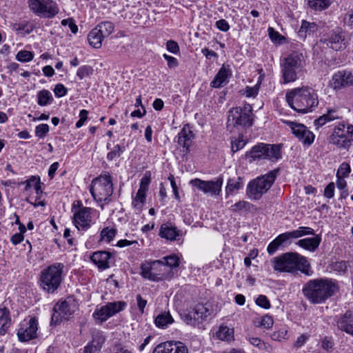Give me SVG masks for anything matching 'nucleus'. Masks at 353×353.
Here are the masks:
<instances>
[{"instance_id":"21","label":"nucleus","mask_w":353,"mask_h":353,"mask_svg":"<svg viewBox=\"0 0 353 353\" xmlns=\"http://www.w3.org/2000/svg\"><path fill=\"white\" fill-rule=\"evenodd\" d=\"M290 127L292 133L304 145H310L314 142L315 135L305 125L294 121H285Z\"/></svg>"},{"instance_id":"24","label":"nucleus","mask_w":353,"mask_h":353,"mask_svg":"<svg viewBox=\"0 0 353 353\" xmlns=\"http://www.w3.org/2000/svg\"><path fill=\"white\" fill-rule=\"evenodd\" d=\"M153 353H188V350L182 342L170 341L157 345Z\"/></svg>"},{"instance_id":"35","label":"nucleus","mask_w":353,"mask_h":353,"mask_svg":"<svg viewBox=\"0 0 353 353\" xmlns=\"http://www.w3.org/2000/svg\"><path fill=\"white\" fill-rule=\"evenodd\" d=\"M11 324L10 311L6 307H0V334H5Z\"/></svg>"},{"instance_id":"36","label":"nucleus","mask_w":353,"mask_h":353,"mask_svg":"<svg viewBox=\"0 0 353 353\" xmlns=\"http://www.w3.org/2000/svg\"><path fill=\"white\" fill-rule=\"evenodd\" d=\"M298 70L285 65H281V74L283 83L295 81L298 79Z\"/></svg>"},{"instance_id":"23","label":"nucleus","mask_w":353,"mask_h":353,"mask_svg":"<svg viewBox=\"0 0 353 353\" xmlns=\"http://www.w3.org/2000/svg\"><path fill=\"white\" fill-rule=\"evenodd\" d=\"M112 258L113 254L108 251H97L90 256V261L101 271L110 268Z\"/></svg>"},{"instance_id":"28","label":"nucleus","mask_w":353,"mask_h":353,"mask_svg":"<svg viewBox=\"0 0 353 353\" xmlns=\"http://www.w3.org/2000/svg\"><path fill=\"white\" fill-rule=\"evenodd\" d=\"M321 242V237L315 235L313 237H308L299 240L296 245L311 252H315Z\"/></svg>"},{"instance_id":"30","label":"nucleus","mask_w":353,"mask_h":353,"mask_svg":"<svg viewBox=\"0 0 353 353\" xmlns=\"http://www.w3.org/2000/svg\"><path fill=\"white\" fill-rule=\"evenodd\" d=\"M339 330L353 336V314L346 312L337 322Z\"/></svg>"},{"instance_id":"51","label":"nucleus","mask_w":353,"mask_h":353,"mask_svg":"<svg viewBox=\"0 0 353 353\" xmlns=\"http://www.w3.org/2000/svg\"><path fill=\"white\" fill-rule=\"evenodd\" d=\"M93 72V69L90 65H82L77 70V76L78 78L81 80L86 77L92 74Z\"/></svg>"},{"instance_id":"46","label":"nucleus","mask_w":353,"mask_h":353,"mask_svg":"<svg viewBox=\"0 0 353 353\" xmlns=\"http://www.w3.org/2000/svg\"><path fill=\"white\" fill-rule=\"evenodd\" d=\"M14 29L19 34H30L33 30L32 25L28 21L20 22L14 25Z\"/></svg>"},{"instance_id":"3","label":"nucleus","mask_w":353,"mask_h":353,"mask_svg":"<svg viewBox=\"0 0 353 353\" xmlns=\"http://www.w3.org/2000/svg\"><path fill=\"white\" fill-rule=\"evenodd\" d=\"M272 265L275 272L292 273L299 270L307 273L310 264L306 258L297 252H286L274 257Z\"/></svg>"},{"instance_id":"14","label":"nucleus","mask_w":353,"mask_h":353,"mask_svg":"<svg viewBox=\"0 0 353 353\" xmlns=\"http://www.w3.org/2000/svg\"><path fill=\"white\" fill-rule=\"evenodd\" d=\"M252 107L246 103L243 107H236L229 112L228 123L235 127H249L252 125Z\"/></svg>"},{"instance_id":"8","label":"nucleus","mask_w":353,"mask_h":353,"mask_svg":"<svg viewBox=\"0 0 353 353\" xmlns=\"http://www.w3.org/2000/svg\"><path fill=\"white\" fill-rule=\"evenodd\" d=\"M212 310L204 304L198 303L192 307L183 310L179 315L181 320L188 325L200 327L203 323L210 317Z\"/></svg>"},{"instance_id":"52","label":"nucleus","mask_w":353,"mask_h":353,"mask_svg":"<svg viewBox=\"0 0 353 353\" xmlns=\"http://www.w3.org/2000/svg\"><path fill=\"white\" fill-rule=\"evenodd\" d=\"M50 128L46 123L39 124L35 128V136L39 138L45 137L49 132Z\"/></svg>"},{"instance_id":"47","label":"nucleus","mask_w":353,"mask_h":353,"mask_svg":"<svg viewBox=\"0 0 353 353\" xmlns=\"http://www.w3.org/2000/svg\"><path fill=\"white\" fill-rule=\"evenodd\" d=\"M260 85L261 80H259L253 87H245L244 90H241V93L245 95L246 97H255L259 94Z\"/></svg>"},{"instance_id":"4","label":"nucleus","mask_w":353,"mask_h":353,"mask_svg":"<svg viewBox=\"0 0 353 353\" xmlns=\"http://www.w3.org/2000/svg\"><path fill=\"white\" fill-rule=\"evenodd\" d=\"M64 268V264L58 262L44 268L41 272L39 278L40 287L42 290L49 294L54 292L63 280Z\"/></svg>"},{"instance_id":"27","label":"nucleus","mask_w":353,"mask_h":353,"mask_svg":"<svg viewBox=\"0 0 353 353\" xmlns=\"http://www.w3.org/2000/svg\"><path fill=\"white\" fill-rule=\"evenodd\" d=\"M231 70L229 65H223L214 79L211 81L210 85L212 88H219L228 82V79L231 76Z\"/></svg>"},{"instance_id":"55","label":"nucleus","mask_w":353,"mask_h":353,"mask_svg":"<svg viewBox=\"0 0 353 353\" xmlns=\"http://www.w3.org/2000/svg\"><path fill=\"white\" fill-rule=\"evenodd\" d=\"M39 177H37L35 176H32L29 179L25 181L23 183L25 185V191L30 192L31 189H33L34 185L39 182Z\"/></svg>"},{"instance_id":"7","label":"nucleus","mask_w":353,"mask_h":353,"mask_svg":"<svg viewBox=\"0 0 353 353\" xmlns=\"http://www.w3.org/2000/svg\"><path fill=\"white\" fill-rule=\"evenodd\" d=\"M314 230L310 227L301 226L296 230L286 232L277 236L271 241L267 248L270 255L274 254L279 248H284L291 243V240L306 235H314Z\"/></svg>"},{"instance_id":"34","label":"nucleus","mask_w":353,"mask_h":353,"mask_svg":"<svg viewBox=\"0 0 353 353\" xmlns=\"http://www.w3.org/2000/svg\"><path fill=\"white\" fill-rule=\"evenodd\" d=\"M174 320L170 312H162L159 314L154 319L155 325L161 329H166L170 325L172 324Z\"/></svg>"},{"instance_id":"29","label":"nucleus","mask_w":353,"mask_h":353,"mask_svg":"<svg viewBox=\"0 0 353 353\" xmlns=\"http://www.w3.org/2000/svg\"><path fill=\"white\" fill-rule=\"evenodd\" d=\"M193 138V132L188 127L184 126L178 134L177 142L180 145L185 148V150L188 152L192 145Z\"/></svg>"},{"instance_id":"33","label":"nucleus","mask_w":353,"mask_h":353,"mask_svg":"<svg viewBox=\"0 0 353 353\" xmlns=\"http://www.w3.org/2000/svg\"><path fill=\"white\" fill-rule=\"evenodd\" d=\"M159 234L162 238H165L170 241H175L179 236V231L176 227L168 223H165L161 225Z\"/></svg>"},{"instance_id":"16","label":"nucleus","mask_w":353,"mask_h":353,"mask_svg":"<svg viewBox=\"0 0 353 353\" xmlns=\"http://www.w3.org/2000/svg\"><path fill=\"white\" fill-rule=\"evenodd\" d=\"M114 30L112 22L107 21L99 23L88 34L89 44L94 48H100L105 38L108 37Z\"/></svg>"},{"instance_id":"48","label":"nucleus","mask_w":353,"mask_h":353,"mask_svg":"<svg viewBox=\"0 0 353 353\" xmlns=\"http://www.w3.org/2000/svg\"><path fill=\"white\" fill-rule=\"evenodd\" d=\"M34 58V53L28 50H20L16 55V59L20 62H29Z\"/></svg>"},{"instance_id":"32","label":"nucleus","mask_w":353,"mask_h":353,"mask_svg":"<svg viewBox=\"0 0 353 353\" xmlns=\"http://www.w3.org/2000/svg\"><path fill=\"white\" fill-rule=\"evenodd\" d=\"M243 188V180L241 177L237 176L229 179L225 188V194L227 196L233 195Z\"/></svg>"},{"instance_id":"50","label":"nucleus","mask_w":353,"mask_h":353,"mask_svg":"<svg viewBox=\"0 0 353 353\" xmlns=\"http://www.w3.org/2000/svg\"><path fill=\"white\" fill-rule=\"evenodd\" d=\"M288 330L285 329H280L272 333L270 337L274 341H281L288 339Z\"/></svg>"},{"instance_id":"37","label":"nucleus","mask_w":353,"mask_h":353,"mask_svg":"<svg viewBox=\"0 0 353 353\" xmlns=\"http://www.w3.org/2000/svg\"><path fill=\"white\" fill-rule=\"evenodd\" d=\"M216 337L221 341H231L234 340V330L225 325H221L216 333Z\"/></svg>"},{"instance_id":"10","label":"nucleus","mask_w":353,"mask_h":353,"mask_svg":"<svg viewBox=\"0 0 353 353\" xmlns=\"http://www.w3.org/2000/svg\"><path fill=\"white\" fill-rule=\"evenodd\" d=\"M246 156L251 162L259 160H269L275 162L282 157L281 148L279 145L263 143L253 146Z\"/></svg>"},{"instance_id":"12","label":"nucleus","mask_w":353,"mask_h":353,"mask_svg":"<svg viewBox=\"0 0 353 353\" xmlns=\"http://www.w3.org/2000/svg\"><path fill=\"white\" fill-rule=\"evenodd\" d=\"M29 9L41 18L52 19L59 12L58 4L53 0H28Z\"/></svg>"},{"instance_id":"22","label":"nucleus","mask_w":353,"mask_h":353,"mask_svg":"<svg viewBox=\"0 0 353 353\" xmlns=\"http://www.w3.org/2000/svg\"><path fill=\"white\" fill-rule=\"evenodd\" d=\"M330 86L334 90H340L346 86L353 85V75L345 70L335 72L330 82Z\"/></svg>"},{"instance_id":"2","label":"nucleus","mask_w":353,"mask_h":353,"mask_svg":"<svg viewBox=\"0 0 353 353\" xmlns=\"http://www.w3.org/2000/svg\"><path fill=\"white\" fill-rule=\"evenodd\" d=\"M286 100L292 109L303 114L312 112L319 105L317 92L310 86L291 90L286 94Z\"/></svg>"},{"instance_id":"54","label":"nucleus","mask_w":353,"mask_h":353,"mask_svg":"<svg viewBox=\"0 0 353 353\" xmlns=\"http://www.w3.org/2000/svg\"><path fill=\"white\" fill-rule=\"evenodd\" d=\"M253 207V205L250 203L245 201H241L232 205V210L236 212L245 209L250 210Z\"/></svg>"},{"instance_id":"39","label":"nucleus","mask_w":353,"mask_h":353,"mask_svg":"<svg viewBox=\"0 0 353 353\" xmlns=\"http://www.w3.org/2000/svg\"><path fill=\"white\" fill-rule=\"evenodd\" d=\"M106 148L110 150L107 154V159L108 161H113L114 159L119 157L125 150L124 145L117 144L113 148H111V144L107 143Z\"/></svg>"},{"instance_id":"56","label":"nucleus","mask_w":353,"mask_h":353,"mask_svg":"<svg viewBox=\"0 0 353 353\" xmlns=\"http://www.w3.org/2000/svg\"><path fill=\"white\" fill-rule=\"evenodd\" d=\"M166 49L170 52L175 54H178L180 50L179 44L174 40H169L167 41Z\"/></svg>"},{"instance_id":"57","label":"nucleus","mask_w":353,"mask_h":353,"mask_svg":"<svg viewBox=\"0 0 353 353\" xmlns=\"http://www.w3.org/2000/svg\"><path fill=\"white\" fill-rule=\"evenodd\" d=\"M61 25L63 26H68L70 31L74 34H76L78 32V26L71 18L63 19L61 21Z\"/></svg>"},{"instance_id":"59","label":"nucleus","mask_w":353,"mask_h":353,"mask_svg":"<svg viewBox=\"0 0 353 353\" xmlns=\"http://www.w3.org/2000/svg\"><path fill=\"white\" fill-rule=\"evenodd\" d=\"M334 346V342L331 337L325 336L321 340V347L326 350L330 351L333 348Z\"/></svg>"},{"instance_id":"60","label":"nucleus","mask_w":353,"mask_h":353,"mask_svg":"<svg viewBox=\"0 0 353 353\" xmlns=\"http://www.w3.org/2000/svg\"><path fill=\"white\" fill-rule=\"evenodd\" d=\"M26 201L30 203L31 205H34V207L45 205L44 201H41V197H39L37 196H32L30 195L27 197Z\"/></svg>"},{"instance_id":"25","label":"nucleus","mask_w":353,"mask_h":353,"mask_svg":"<svg viewBox=\"0 0 353 353\" xmlns=\"http://www.w3.org/2000/svg\"><path fill=\"white\" fill-rule=\"evenodd\" d=\"M341 119H342V115L338 108H329L326 113L314 121V124L316 128H319L325 125L327 123Z\"/></svg>"},{"instance_id":"38","label":"nucleus","mask_w":353,"mask_h":353,"mask_svg":"<svg viewBox=\"0 0 353 353\" xmlns=\"http://www.w3.org/2000/svg\"><path fill=\"white\" fill-rule=\"evenodd\" d=\"M254 325L257 327H263L265 329H271L274 324V320L272 316L265 314L263 316L256 317L253 320Z\"/></svg>"},{"instance_id":"49","label":"nucleus","mask_w":353,"mask_h":353,"mask_svg":"<svg viewBox=\"0 0 353 353\" xmlns=\"http://www.w3.org/2000/svg\"><path fill=\"white\" fill-rule=\"evenodd\" d=\"M351 172V168L349 163L346 162L342 163L337 170L336 178L344 177L347 178Z\"/></svg>"},{"instance_id":"15","label":"nucleus","mask_w":353,"mask_h":353,"mask_svg":"<svg viewBox=\"0 0 353 353\" xmlns=\"http://www.w3.org/2000/svg\"><path fill=\"white\" fill-rule=\"evenodd\" d=\"M126 306L127 303L122 301L108 302L101 307L97 306L92 314V317L97 324H102L110 317L123 311Z\"/></svg>"},{"instance_id":"64","label":"nucleus","mask_w":353,"mask_h":353,"mask_svg":"<svg viewBox=\"0 0 353 353\" xmlns=\"http://www.w3.org/2000/svg\"><path fill=\"white\" fill-rule=\"evenodd\" d=\"M216 27L221 31L227 32L229 30L230 26L225 19H219L215 23Z\"/></svg>"},{"instance_id":"19","label":"nucleus","mask_w":353,"mask_h":353,"mask_svg":"<svg viewBox=\"0 0 353 353\" xmlns=\"http://www.w3.org/2000/svg\"><path fill=\"white\" fill-rule=\"evenodd\" d=\"M223 178L218 177L214 181H203L196 178L190 181V184L202 191L204 194L210 195H219L221 191Z\"/></svg>"},{"instance_id":"44","label":"nucleus","mask_w":353,"mask_h":353,"mask_svg":"<svg viewBox=\"0 0 353 353\" xmlns=\"http://www.w3.org/2000/svg\"><path fill=\"white\" fill-rule=\"evenodd\" d=\"M330 0H308V6L314 10L321 11L328 8Z\"/></svg>"},{"instance_id":"62","label":"nucleus","mask_w":353,"mask_h":353,"mask_svg":"<svg viewBox=\"0 0 353 353\" xmlns=\"http://www.w3.org/2000/svg\"><path fill=\"white\" fill-rule=\"evenodd\" d=\"M268 33L271 40L274 42L281 43L284 38L278 32L274 31V28H269Z\"/></svg>"},{"instance_id":"26","label":"nucleus","mask_w":353,"mask_h":353,"mask_svg":"<svg viewBox=\"0 0 353 353\" xmlns=\"http://www.w3.org/2000/svg\"><path fill=\"white\" fill-rule=\"evenodd\" d=\"M326 44L327 46L335 50H339L345 47V34L344 33L338 30L334 31L327 39Z\"/></svg>"},{"instance_id":"45","label":"nucleus","mask_w":353,"mask_h":353,"mask_svg":"<svg viewBox=\"0 0 353 353\" xmlns=\"http://www.w3.org/2000/svg\"><path fill=\"white\" fill-rule=\"evenodd\" d=\"M161 261H163L164 264L168 265V272H170V274L172 276V268H177L179 265V258L176 255H170L164 257Z\"/></svg>"},{"instance_id":"11","label":"nucleus","mask_w":353,"mask_h":353,"mask_svg":"<svg viewBox=\"0 0 353 353\" xmlns=\"http://www.w3.org/2000/svg\"><path fill=\"white\" fill-rule=\"evenodd\" d=\"M141 274L143 278L153 281H163L172 277L170 272H168V265L161 260L146 261L143 263L141 266Z\"/></svg>"},{"instance_id":"61","label":"nucleus","mask_w":353,"mask_h":353,"mask_svg":"<svg viewBox=\"0 0 353 353\" xmlns=\"http://www.w3.org/2000/svg\"><path fill=\"white\" fill-rule=\"evenodd\" d=\"M163 57L167 61L168 67L169 68H175L178 66L179 63L175 57L168 55L167 54H163Z\"/></svg>"},{"instance_id":"41","label":"nucleus","mask_w":353,"mask_h":353,"mask_svg":"<svg viewBox=\"0 0 353 353\" xmlns=\"http://www.w3.org/2000/svg\"><path fill=\"white\" fill-rule=\"evenodd\" d=\"M37 103L40 106H46L50 104L53 101L51 92L48 90H42L38 92L37 94Z\"/></svg>"},{"instance_id":"18","label":"nucleus","mask_w":353,"mask_h":353,"mask_svg":"<svg viewBox=\"0 0 353 353\" xmlns=\"http://www.w3.org/2000/svg\"><path fill=\"white\" fill-rule=\"evenodd\" d=\"M38 321L35 317L26 319L19 324L17 336L21 342H27L37 337Z\"/></svg>"},{"instance_id":"53","label":"nucleus","mask_w":353,"mask_h":353,"mask_svg":"<svg viewBox=\"0 0 353 353\" xmlns=\"http://www.w3.org/2000/svg\"><path fill=\"white\" fill-rule=\"evenodd\" d=\"M255 303L258 306H259L262 308H264L265 310H268V309L270 308V307H271V304H270L269 299H268V297L266 296L263 295V294L259 295L256 299Z\"/></svg>"},{"instance_id":"42","label":"nucleus","mask_w":353,"mask_h":353,"mask_svg":"<svg viewBox=\"0 0 353 353\" xmlns=\"http://www.w3.org/2000/svg\"><path fill=\"white\" fill-rule=\"evenodd\" d=\"M117 230L114 227H105L100 232V241L110 243L115 237Z\"/></svg>"},{"instance_id":"40","label":"nucleus","mask_w":353,"mask_h":353,"mask_svg":"<svg viewBox=\"0 0 353 353\" xmlns=\"http://www.w3.org/2000/svg\"><path fill=\"white\" fill-rule=\"evenodd\" d=\"M317 26L315 23L303 21L299 31V36L301 38L305 39L307 35H310L314 32Z\"/></svg>"},{"instance_id":"58","label":"nucleus","mask_w":353,"mask_h":353,"mask_svg":"<svg viewBox=\"0 0 353 353\" xmlns=\"http://www.w3.org/2000/svg\"><path fill=\"white\" fill-rule=\"evenodd\" d=\"M68 90L62 83H58L54 88V93L56 97L60 98L67 94Z\"/></svg>"},{"instance_id":"6","label":"nucleus","mask_w":353,"mask_h":353,"mask_svg":"<svg viewBox=\"0 0 353 353\" xmlns=\"http://www.w3.org/2000/svg\"><path fill=\"white\" fill-rule=\"evenodd\" d=\"M278 172V170H274L251 181L247 186L246 194L248 197L254 200L261 199L273 185Z\"/></svg>"},{"instance_id":"31","label":"nucleus","mask_w":353,"mask_h":353,"mask_svg":"<svg viewBox=\"0 0 353 353\" xmlns=\"http://www.w3.org/2000/svg\"><path fill=\"white\" fill-rule=\"evenodd\" d=\"M303 56L301 53L294 52L285 58L283 65L290 66L298 70L303 67Z\"/></svg>"},{"instance_id":"13","label":"nucleus","mask_w":353,"mask_h":353,"mask_svg":"<svg viewBox=\"0 0 353 353\" xmlns=\"http://www.w3.org/2000/svg\"><path fill=\"white\" fill-rule=\"evenodd\" d=\"M353 139V125H346L344 122L336 125L329 137V142L339 148H345Z\"/></svg>"},{"instance_id":"1","label":"nucleus","mask_w":353,"mask_h":353,"mask_svg":"<svg viewBox=\"0 0 353 353\" xmlns=\"http://www.w3.org/2000/svg\"><path fill=\"white\" fill-rule=\"evenodd\" d=\"M335 280L327 278L311 279L303 287L304 296L312 304H321L338 290Z\"/></svg>"},{"instance_id":"63","label":"nucleus","mask_w":353,"mask_h":353,"mask_svg":"<svg viewBox=\"0 0 353 353\" xmlns=\"http://www.w3.org/2000/svg\"><path fill=\"white\" fill-rule=\"evenodd\" d=\"M88 111L86 110H81L79 112V120L76 123V128H79L83 125L85 121L88 119Z\"/></svg>"},{"instance_id":"43","label":"nucleus","mask_w":353,"mask_h":353,"mask_svg":"<svg viewBox=\"0 0 353 353\" xmlns=\"http://www.w3.org/2000/svg\"><path fill=\"white\" fill-rule=\"evenodd\" d=\"M248 341L253 346L257 347L260 350L270 352V346L268 343H265L259 337L249 336L248 338Z\"/></svg>"},{"instance_id":"5","label":"nucleus","mask_w":353,"mask_h":353,"mask_svg":"<svg viewBox=\"0 0 353 353\" xmlns=\"http://www.w3.org/2000/svg\"><path fill=\"white\" fill-rule=\"evenodd\" d=\"M72 223L79 231L85 232L99 219L100 212L96 209L81 205L73 206Z\"/></svg>"},{"instance_id":"17","label":"nucleus","mask_w":353,"mask_h":353,"mask_svg":"<svg viewBox=\"0 0 353 353\" xmlns=\"http://www.w3.org/2000/svg\"><path fill=\"white\" fill-rule=\"evenodd\" d=\"M76 304L72 299L59 301L53 308L51 323H59L63 319H68L74 312Z\"/></svg>"},{"instance_id":"9","label":"nucleus","mask_w":353,"mask_h":353,"mask_svg":"<svg viewBox=\"0 0 353 353\" xmlns=\"http://www.w3.org/2000/svg\"><path fill=\"white\" fill-rule=\"evenodd\" d=\"M90 192L97 202L107 201L113 192L112 177L105 172L94 179L91 183Z\"/></svg>"},{"instance_id":"20","label":"nucleus","mask_w":353,"mask_h":353,"mask_svg":"<svg viewBox=\"0 0 353 353\" xmlns=\"http://www.w3.org/2000/svg\"><path fill=\"white\" fill-rule=\"evenodd\" d=\"M150 173L145 172L141 178L139 188L134 196L132 197V206L135 211L140 212L146 201V193L150 183Z\"/></svg>"}]
</instances>
